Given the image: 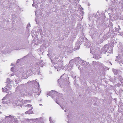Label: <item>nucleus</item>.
<instances>
[{
	"instance_id": "obj_32",
	"label": "nucleus",
	"mask_w": 123,
	"mask_h": 123,
	"mask_svg": "<svg viewBox=\"0 0 123 123\" xmlns=\"http://www.w3.org/2000/svg\"><path fill=\"white\" fill-rule=\"evenodd\" d=\"M60 80H61L60 79L58 80V81L59 82V81H60Z\"/></svg>"
},
{
	"instance_id": "obj_12",
	"label": "nucleus",
	"mask_w": 123,
	"mask_h": 123,
	"mask_svg": "<svg viewBox=\"0 0 123 123\" xmlns=\"http://www.w3.org/2000/svg\"><path fill=\"white\" fill-rule=\"evenodd\" d=\"M72 68V67H70L69 65L66 66H65L64 68V69L66 70H70Z\"/></svg>"
},
{
	"instance_id": "obj_11",
	"label": "nucleus",
	"mask_w": 123,
	"mask_h": 123,
	"mask_svg": "<svg viewBox=\"0 0 123 123\" xmlns=\"http://www.w3.org/2000/svg\"><path fill=\"white\" fill-rule=\"evenodd\" d=\"M96 49L94 48L91 47L90 48V52L92 53V54H94L95 52H96Z\"/></svg>"
},
{
	"instance_id": "obj_13",
	"label": "nucleus",
	"mask_w": 123,
	"mask_h": 123,
	"mask_svg": "<svg viewBox=\"0 0 123 123\" xmlns=\"http://www.w3.org/2000/svg\"><path fill=\"white\" fill-rule=\"evenodd\" d=\"M117 3L116 1L115 0H114L112 1V3L111 5L112 6L115 7V6L117 5Z\"/></svg>"
},
{
	"instance_id": "obj_41",
	"label": "nucleus",
	"mask_w": 123,
	"mask_h": 123,
	"mask_svg": "<svg viewBox=\"0 0 123 123\" xmlns=\"http://www.w3.org/2000/svg\"><path fill=\"white\" fill-rule=\"evenodd\" d=\"M0 113L1 114V112H0Z\"/></svg>"
},
{
	"instance_id": "obj_8",
	"label": "nucleus",
	"mask_w": 123,
	"mask_h": 123,
	"mask_svg": "<svg viewBox=\"0 0 123 123\" xmlns=\"http://www.w3.org/2000/svg\"><path fill=\"white\" fill-rule=\"evenodd\" d=\"M109 46L108 45H105L102 49V51L104 53H105L108 49Z\"/></svg>"
},
{
	"instance_id": "obj_38",
	"label": "nucleus",
	"mask_w": 123,
	"mask_h": 123,
	"mask_svg": "<svg viewBox=\"0 0 123 123\" xmlns=\"http://www.w3.org/2000/svg\"><path fill=\"white\" fill-rule=\"evenodd\" d=\"M49 54H48V56H49Z\"/></svg>"
},
{
	"instance_id": "obj_23",
	"label": "nucleus",
	"mask_w": 123,
	"mask_h": 123,
	"mask_svg": "<svg viewBox=\"0 0 123 123\" xmlns=\"http://www.w3.org/2000/svg\"><path fill=\"white\" fill-rule=\"evenodd\" d=\"M20 93L21 95V96H24L25 95V94H22L21 92H20Z\"/></svg>"
},
{
	"instance_id": "obj_16",
	"label": "nucleus",
	"mask_w": 123,
	"mask_h": 123,
	"mask_svg": "<svg viewBox=\"0 0 123 123\" xmlns=\"http://www.w3.org/2000/svg\"><path fill=\"white\" fill-rule=\"evenodd\" d=\"M43 61H41L40 62H39V63H38V65H39V66H42V64H43Z\"/></svg>"
},
{
	"instance_id": "obj_24",
	"label": "nucleus",
	"mask_w": 123,
	"mask_h": 123,
	"mask_svg": "<svg viewBox=\"0 0 123 123\" xmlns=\"http://www.w3.org/2000/svg\"><path fill=\"white\" fill-rule=\"evenodd\" d=\"M31 100H28V101H27V100H26V102H31Z\"/></svg>"
},
{
	"instance_id": "obj_5",
	"label": "nucleus",
	"mask_w": 123,
	"mask_h": 123,
	"mask_svg": "<svg viewBox=\"0 0 123 123\" xmlns=\"http://www.w3.org/2000/svg\"><path fill=\"white\" fill-rule=\"evenodd\" d=\"M27 106L28 107L29 110L28 111H26L25 112L26 114H32L33 113V112L31 111L33 109V107L31 105L28 104L26 106Z\"/></svg>"
},
{
	"instance_id": "obj_43",
	"label": "nucleus",
	"mask_w": 123,
	"mask_h": 123,
	"mask_svg": "<svg viewBox=\"0 0 123 123\" xmlns=\"http://www.w3.org/2000/svg\"><path fill=\"white\" fill-rule=\"evenodd\" d=\"M79 49V48H77V49Z\"/></svg>"
},
{
	"instance_id": "obj_44",
	"label": "nucleus",
	"mask_w": 123,
	"mask_h": 123,
	"mask_svg": "<svg viewBox=\"0 0 123 123\" xmlns=\"http://www.w3.org/2000/svg\"><path fill=\"white\" fill-rule=\"evenodd\" d=\"M94 62V61H93V63Z\"/></svg>"
},
{
	"instance_id": "obj_39",
	"label": "nucleus",
	"mask_w": 123,
	"mask_h": 123,
	"mask_svg": "<svg viewBox=\"0 0 123 123\" xmlns=\"http://www.w3.org/2000/svg\"><path fill=\"white\" fill-rule=\"evenodd\" d=\"M49 54H48V56H49Z\"/></svg>"
},
{
	"instance_id": "obj_42",
	"label": "nucleus",
	"mask_w": 123,
	"mask_h": 123,
	"mask_svg": "<svg viewBox=\"0 0 123 123\" xmlns=\"http://www.w3.org/2000/svg\"><path fill=\"white\" fill-rule=\"evenodd\" d=\"M56 103H57V104H58V103H57V102L56 101Z\"/></svg>"
},
{
	"instance_id": "obj_20",
	"label": "nucleus",
	"mask_w": 123,
	"mask_h": 123,
	"mask_svg": "<svg viewBox=\"0 0 123 123\" xmlns=\"http://www.w3.org/2000/svg\"><path fill=\"white\" fill-rule=\"evenodd\" d=\"M94 57L95 58L97 59H99L100 58L99 56H94Z\"/></svg>"
},
{
	"instance_id": "obj_31",
	"label": "nucleus",
	"mask_w": 123,
	"mask_h": 123,
	"mask_svg": "<svg viewBox=\"0 0 123 123\" xmlns=\"http://www.w3.org/2000/svg\"><path fill=\"white\" fill-rule=\"evenodd\" d=\"M82 38H83V37H81V38H80V39H80V40L81 39H82Z\"/></svg>"
},
{
	"instance_id": "obj_6",
	"label": "nucleus",
	"mask_w": 123,
	"mask_h": 123,
	"mask_svg": "<svg viewBox=\"0 0 123 123\" xmlns=\"http://www.w3.org/2000/svg\"><path fill=\"white\" fill-rule=\"evenodd\" d=\"M122 60H123V50L122 51L121 54H120L118 56L116 57V61L119 62Z\"/></svg>"
},
{
	"instance_id": "obj_3",
	"label": "nucleus",
	"mask_w": 123,
	"mask_h": 123,
	"mask_svg": "<svg viewBox=\"0 0 123 123\" xmlns=\"http://www.w3.org/2000/svg\"><path fill=\"white\" fill-rule=\"evenodd\" d=\"M2 103L3 104H8L10 103V101L8 95H6L2 99Z\"/></svg>"
},
{
	"instance_id": "obj_28",
	"label": "nucleus",
	"mask_w": 123,
	"mask_h": 123,
	"mask_svg": "<svg viewBox=\"0 0 123 123\" xmlns=\"http://www.w3.org/2000/svg\"><path fill=\"white\" fill-rule=\"evenodd\" d=\"M36 18H35V21H36V22H37V19H36Z\"/></svg>"
},
{
	"instance_id": "obj_26",
	"label": "nucleus",
	"mask_w": 123,
	"mask_h": 123,
	"mask_svg": "<svg viewBox=\"0 0 123 123\" xmlns=\"http://www.w3.org/2000/svg\"><path fill=\"white\" fill-rule=\"evenodd\" d=\"M28 26H29V27L31 26L30 25V24H28V25H27V27H28Z\"/></svg>"
},
{
	"instance_id": "obj_1",
	"label": "nucleus",
	"mask_w": 123,
	"mask_h": 123,
	"mask_svg": "<svg viewBox=\"0 0 123 123\" xmlns=\"http://www.w3.org/2000/svg\"><path fill=\"white\" fill-rule=\"evenodd\" d=\"M79 57H78L75 58L74 59L71 60L69 62V64L71 65H73L72 63L74 62L75 64L77 63H80L81 60Z\"/></svg>"
},
{
	"instance_id": "obj_14",
	"label": "nucleus",
	"mask_w": 123,
	"mask_h": 123,
	"mask_svg": "<svg viewBox=\"0 0 123 123\" xmlns=\"http://www.w3.org/2000/svg\"><path fill=\"white\" fill-rule=\"evenodd\" d=\"M115 29L116 32H119V31L120 29V26L119 25L115 27Z\"/></svg>"
},
{
	"instance_id": "obj_10",
	"label": "nucleus",
	"mask_w": 123,
	"mask_h": 123,
	"mask_svg": "<svg viewBox=\"0 0 123 123\" xmlns=\"http://www.w3.org/2000/svg\"><path fill=\"white\" fill-rule=\"evenodd\" d=\"M110 16L111 18L112 19V18H113L114 19H116L118 18L117 17V16L115 14H114L112 13L111 15H110Z\"/></svg>"
},
{
	"instance_id": "obj_27",
	"label": "nucleus",
	"mask_w": 123,
	"mask_h": 123,
	"mask_svg": "<svg viewBox=\"0 0 123 123\" xmlns=\"http://www.w3.org/2000/svg\"><path fill=\"white\" fill-rule=\"evenodd\" d=\"M61 107L62 109H63V110L64 109V107H63V106H61Z\"/></svg>"
},
{
	"instance_id": "obj_18",
	"label": "nucleus",
	"mask_w": 123,
	"mask_h": 123,
	"mask_svg": "<svg viewBox=\"0 0 123 123\" xmlns=\"http://www.w3.org/2000/svg\"><path fill=\"white\" fill-rule=\"evenodd\" d=\"M54 67L55 68H56L57 69V71H59L58 69H61V68L60 67H56V66H54Z\"/></svg>"
},
{
	"instance_id": "obj_33",
	"label": "nucleus",
	"mask_w": 123,
	"mask_h": 123,
	"mask_svg": "<svg viewBox=\"0 0 123 123\" xmlns=\"http://www.w3.org/2000/svg\"><path fill=\"white\" fill-rule=\"evenodd\" d=\"M39 105H40V106H42V104H40Z\"/></svg>"
},
{
	"instance_id": "obj_35",
	"label": "nucleus",
	"mask_w": 123,
	"mask_h": 123,
	"mask_svg": "<svg viewBox=\"0 0 123 123\" xmlns=\"http://www.w3.org/2000/svg\"><path fill=\"white\" fill-rule=\"evenodd\" d=\"M65 111L66 112H67V111H66V110H65Z\"/></svg>"
},
{
	"instance_id": "obj_7",
	"label": "nucleus",
	"mask_w": 123,
	"mask_h": 123,
	"mask_svg": "<svg viewBox=\"0 0 123 123\" xmlns=\"http://www.w3.org/2000/svg\"><path fill=\"white\" fill-rule=\"evenodd\" d=\"M11 86L9 84L7 85L6 86L4 90L3 88H2L3 91L4 92H6V93H8V91L9 90L11 89Z\"/></svg>"
},
{
	"instance_id": "obj_37",
	"label": "nucleus",
	"mask_w": 123,
	"mask_h": 123,
	"mask_svg": "<svg viewBox=\"0 0 123 123\" xmlns=\"http://www.w3.org/2000/svg\"><path fill=\"white\" fill-rule=\"evenodd\" d=\"M37 14L36 13V12H35V15L36 16Z\"/></svg>"
},
{
	"instance_id": "obj_22",
	"label": "nucleus",
	"mask_w": 123,
	"mask_h": 123,
	"mask_svg": "<svg viewBox=\"0 0 123 123\" xmlns=\"http://www.w3.org/2000/svg\"><path fill=\"white\" fill-rule=\"evenodd\" d=\"M20 81L18 80H16L15 82H16V83H18Z\"/></svg>"
},
{
	"instance_id": "obj_15",
	"label": "nucleus",
	"mask_w": 123,
	"mask_h": 123,
	"mask_svg": "<svg viewBox=\"0 0 123 123\" xmlns=\"http://www.w3.org/2000/svg\"><path fill=\"white\" fill-rule=\"evenodd\" d=\"M113 71L115 74H117L118 73V71L116 69H113Z\"/></svg>"
},
{
	"instance_id": "obj_17",
	"label": "nucleus",
	"mask_w": 123,
	"mask_h": 123,
	"mask_svg": "<svg viewBox=\"0 0 123 123\" xmlns=\"http://www.w3.org/2000/svg\"><path fill=\"white\" fill-rule=\"evenodd\" d=\"M11 81H10V80L9 78H7V82L8 83H11Z\"/></svg>"
},
{
	"instance_id": "obj_21",
	"label": "nucleus",
	"mask_w": 123,
	"mask_h": 123,
	"mask_svg": "<svg viewBox=\"0 0 123 123\" xmlns=\"http://www.w3.org/2000/svg\"><path fill=\"white\" fill-rule=\"evenodd\" d=\"M33 4L32 5V6H34V4H35V3H35V2L34 1V0H33Z\"/></svg>"
},
{
	"instance_id": "obj_19",
	"label": "nucleus",
	"mask_w": 123,
	"mask_h": 123,
	"mask_svg": "<svg viewBox=\"0 0 123 123\" xmlns=\"http://www.w3.org/2000/svg\"><path fill=\"white\" fill-rule=\"evenodd\" d=\"M49 121L50 123H53V121L52 120L51 117H49Z\"/></svg>"
},
{
	"instance_id": "obj_2",
	"label": "nucleus",
	"mask_w": 123,
	"mask_h": 123,
	"mask_svg": "<svg viewBox=\"0 0 123 123\" xmlns=\"http://www.w3.org/2000/svg\"><path fill=\"white\" fill-rule=\"evenodd\" d=\"M13 105L15 106L20 105L21 106V104H22L21 101L17 98H14L12 102Z\"/></svg>"
},
{
	"instance_id": "obj_4",
	"label": "nucleus",
	"mask_w": 123,
	"mask_h": 123,
	"mask_svg": "<svg viewBox=\"0 0 123 123\" xmlns=\"http://www.w3.org/2000/svg\"><path fill=\"white\" fill-rule=\"evenodd\" d=\"M58 94L56 91H52L48 93V94L49 95L51 96L53 98H54L55 97H56Z\"/></svg>"
},
{
	"instance_id": "obj_25",
	"label": "nucleus",
	"mask_w": 123,
	"mask_h": 123,
	"mask_svg": "<svg viewBox=\"0 0 123 123\" xmlns=\"http://www.w3.org/2000/svg\"><path fill=\"white\" fill-rule=\"evenodd\" d=\"M11 71H13V68H11Z\"/></svg>"
},
{
	"instance_id": "obj_29",
	"label": "nucleus",
	"mask_w": 123,
	"mask_h": 123,
	"mask_svg": "<svg viewBox=\"0 0 123 123\" xmlns=\"http://www.w3.org/2000/svg\"><path fill=\"white\" fill-rule=\"evenodd\" d=\"M7 117H12V116H7Z\"/></svg>"
},
{
	"instance_id": "obj_36",
	"label": "nucleus",
	"mask_w": 123,
	"mask_h": 123,
	"mask_svg": "<svg viewBox=\"0 0 123 123\" xmlns=\"http://www.w3.org/2000/svg\"><path fill=\"white\" fill-rule=\"evenodd\" d=\"M11 75L12 76H13V74H12Z\"/></svg>"
},
{
	"instance_id": "obj_9",
	"label": "nucleus",
	"mask_w": 123,
	"mask_h": 123,
	"mask_svg": "<svg viewBox=\"0 0 123 123\" xmlns=\"http://www.w3.org/2000/svg\"><path fill=\"white\" fill-rule=\"evenodd\" d=\"M32 73L33 72L32 69H30L29 70L27 71V73H25V72H24L23 74V76H25V74L26 75H29Z\"/></svg>"
},
{
	"instance_id": "obj_30",
	"label": "nucleus",
	"mask_w": 123,
	"mask_h": 123,
	"mask_svg": "<svg viewBox=\"0 0 123 123\" xmlns=\"http://www.w3.org/2000/svg\"><path fill=\"white\" fill-rule=\"evenodd\" d=\"M112 48H111V52H110V53H111V52L112 53Z\"/></svg>"
},
{
	"instance_id": "obj_34",
	"label": "nucleus",
	"mask_w": 123,
	"mask_h": 123,
	"mask_svg": "<svg viewBox=\"0 0 123 123\" xmlns=\"http://www.w3.org/2000/svg\"><path fill=\"white\" fill-rule=\"evenodd\" d=\"M53 60L52 61V63H53Z\"/></svg>"
},
{
	"instance_id": "obj_40",
	"label": "nucleus",
	"mask_w": 123,
	"mask_h": 123,
	"mask_svg": "<svg viewBox=\"0 0 123 123\" xmlns=\"http://www.w3.org/2000/svg\"><path fill=\"white\" fill-rule=\"evenodd\" d=\"M113 46H113V45L112 46V47H113Z\"/></svg>"
}]
</instances>
